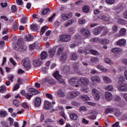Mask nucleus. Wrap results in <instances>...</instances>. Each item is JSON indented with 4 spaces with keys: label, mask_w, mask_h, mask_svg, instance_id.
<instances>
[{
    "label": "nucleus",
    "mask_w": 127,
    "mask_h": 127,
    "mask_svg": "<svg viewBox=\"0 0 127 127\" xmlns=\"http://www.w3.org/2000/svg\"><path fill=\"white\" fill-rule=\"evenodd\" d=\"M89 79L85 77H81L80 78L75 77L70 79L68 83L70 85L74 86L75 88H78L81 86V83L83 84L84 86H87L89 84Z\"/></svg>",
    "instance_id": "obj_1"
},
{
    "label": "nucleus",
    "mask_w": 127,
    "mask_h": 127,
    "mask_svg": "<svg viewBox=\"0 0 127 127\" xmlns=\"http://www.w3.org/2000/svg\"><path fill=\"white\" fill-rule=\"evenodd\" d=\"M14 50H20V51H25L27 49L26 46L24 45H21L20 40H19L16 44L13 47Z\"/></svg>",
    "instance_id": "obj_2"
},
{
    "label": "nucleus",
    "mask_w": 127,
    "mask_h": 127,
    "mask_svg": "<svg viewBox=\"0 0 127 127\" xmlns=\"http://www.w3.org/2000/svg\"><path fill=\"white\" fill-rule=\"evenodd\" d=\"M90 52L91 53V54H92V55H95L96 56H98V55H100V53H99L98 51H95L94 50H90V49H87L86 50H85V51H84L82 49H79L78 50L79 53H81V54L84 53L85 55L89 54Z\"/></svg>",
    "instance_id": "obj_3"
},
{
    "label": "nucleus",
    "mask_w": 127,
    "mask_h": 127,
    "mask_svg": "<svg viewBox=\"0 0 127 127\" xmlns=\"http://www.w3.org/2000/svg\"><path fill=\"white\" fill-rule=\"evenodd\" d=\"M74 41L75 44H72L70 45V48H75L77 45H80L82 43V39L80 36L76 35L74 38Z\"/></svg>",
    "instance_id": "obj_4"
},
{
    "label": "nucleus",
    "mask_w": 127,
    "mask_h": 127,
    "mask_svg": "<svg viewBox=\"0 0 127 127\" xmlns=\"http://www.w3.org/2000/svg\"><path fill=\"white\" fill-rule=\"evenodd\" d=\"M91 42H95L96 43H101V44H108L109 42H110V41L108 39H99L98 38H95L91 39L90 40Z\"/></svg>",
    "instance_id": "obj_5"
},
{
    "label": "nucleus",
    "mask_w": 127,
    "mask_h": 127,
    "mask_svg": "<svg viewBox=\"0 0 127 127\" xmlns=\"http://www.w3.org/2000/svg\"><path fill=\"white\" fill-rule=\"evenodd\" d=\"M21 65L26 69V70H29L31 68V64L30 61L28 59H24L21 62Z\"/></svg>",
    "instance_id": "obj_6"
},
{
    "label": "nucleus",
    "mask_w": 127,
    "mask_h": 127,
    "mask_svg": "<svg viewBox=\"0 0 127 127\" xmlns=\"http://www.w3.org/2000/svg\"><path fill=\"white\" fill-rule=\"evenodd\" d=\"M60 40L62 42H69L71 40V36L66 34H63L59 36Z\"/></svg>",
    "instance_id": "obj_7"
},
{
    "label": "nucleus",
    "mask_w": 127,
    "mask_h": 127,
    "mask_svg": "<svg viewBox=\"0 0 127 127\" xmlns=\"http://www.w3.org/2000/svg\"><path fill=\"white\" fill-rule=\"evenodd\" d=\"M53 76L55 79H56L58 82L61 84H64V79L62 78V76L59 74V71H56L53 74Z\"/></svg>",
    "instance_id": "obj_8"
},
{
    "label": "nucleus",
    "mask_w": 127,
    "mask_h": 127,
    "mask_svg": "<svg viewBox=\"0 0 127 127\" xmlns=\"http://www.w3.org/2000/svg\"><path fill=\"white\" fill-rule=\"evenodd\" d=\"M127 35V29L122 28L119 30V33L115 35V37L118 38L122 36H126Z\"/></svg>",
    "instance_id": "obj_9"
},
{
    "label": "nucleus",
    "mask_w": 127,
    "mask_h": 127,
    "mask_svg": "<svg viewBox=\"0 0 127 127\" xmlns=\"http://www.w3.org/2000/svg\"><path fill=\"white\" fill-rule=\"evenodd\" d=\"M73 15L72 13L70 12L68 14L66 13H62L61 15V20L62 21H66V20H68L69 18H71Z\"/></svg>",
    "instance_id": "obj_10"
},
{
    "label": "nucleus",
    "mask_w": 127,
    "mask_h": 127,
    "mask_svg": "<svg viewBox=\"0 0 127 127\" xmlns=\"http://www.w3.org/2000/svg\"><path fill=\"white\" fill-rule=\"evenodd\" d=\"M117 89L121 92H127V83H120L117 86Z\"/></svg>",
    "instance_id": "obj_11"
},
{
    "label": "nucleus",
    "mask_w": 127,
    "mask_h": 127,
    "mask_svg": "<svg viewBox=\"0 0 127 127\" xmlns=\"http://www.w3.org/2000/svg\"><path fill=\"white\" fill-rule=\"evenodd\" d=\"M79 95H80V92L78 91L69 92L67 95V98H68L69 100H71L74 99V98L77 97V96H79Z\"/></svg>",
    "instance_id": "obj_12"
},
{
    "label": "nucleus",
    "mask_w": 127,
    "mask_h": 127,
    "mask_svg": "<svg viewBox=\"0 0 127 127\" xmlns=\"http://www.w3.org/2000/svg\"><path fill=\"white\" fill-rule=\"evenodd\" d=\"M92 93L96 101H98V100H100V92L98 91V89L96 88L93 89L92 90Z\"/></svg>",
    "instance_id": "obj_13"
},
{
    "label": "nucleus",
    "mask_w": 127,
    "mask_h": 127,
    "mask_svg": "<svg viewBox=\"0 0 127 127\" xmlns=\"http://www.w3.org/2000/svg\"><path fill=\"white\" fill-rule=\"evenodd\" d=\"M46 82H48L49 84L51 85H54V84H56V81L51 77H46L45 78L43 79V83H46Z\"/></svg>",
    "instance_id": "obj_14"
},
{
    "label": "nucleus",
    "mask_w": 127,
    "mask_h": 127,
    "mask_svg": "<svg viewBox=\"0 0 127 127\" xmlns=\"http://www.w3.org/2000/svg\"><path fill=\"white\" fill-rule=\"evenodd\" d=\"M80 33L82 34V35H84L85 37H88V36H90L91 34L90 33V31L86 29L85 28H82L80 29Z\"/></svg>",
    "instance_id": "obj_15"
},
{
    "label": "nucleus",
    "mask_w": 127,
    "mask_h": 127,
    "mask_svg": "<svg viewBox=\"0 0 127 127\" xmlns=\"http://www.w3.org/2000/svg\"><path fill=\"white\" fill-rule=\"evenodd\" d=\"M116 44L119 46H125L127 44V40L125 39H121L116 42Z\"/></svg>",
    "instance_id": "obj_16"
},
{
    "label": "nucleus",
    "mask_w": 127,
    "mask_h": 127,
    "mask_svg": "<svg viewBox=\"0 0 127 127\" xmlns=\"http://www.w3.org/2000/svg\"><path fill=\"white\" fill-rule=\"evenodd\" d=\"M102 30H103V27H98L93 30V33L95 34V35H98V34L101 33V31H102Z\"/></svg>",
    "instance_id": "obj_17"
},
{
    "label": "nucleus",
    "mask_w": 127,
    "mask_h": 127,
    "mask_svg": "<svg viewBox=\"0 0 127 127\" xmlns=\"http://www.w3.org/2000/svg\"><path fill=\"white\" fill-rule=\"evenodd\" d=\"M105 99L107 101H111V100L113 99V94L110 92H106L105 93Z\"/></svg>",
    "instance_id": "obj_18"
},
{
    "label": "nucleus",
    "mask_w": 127,
    "mask_h": 127,
    "mask_svg": "<svg viewBox=\"0 0 127 127\" xmlns=\"http://www.w3.org/2000/svg\"><path fill=\"white\" fill-rule=\"evenodd\" d=\"M41 64H42V61L40 60V59L35 60L33 62V64L36 67H37V66H40Z\"/></svg>",
    "instance_id": "obj_19"
},
{
    "label": "nucleus",
    "mask_w": 127,
    "mask_h": 127,
    "mask_svg": "<svg viewBox=\"0 0 127 127\" xmlns=\"http://www.w3.org/2000/svg\"><path fill=\"white\" fill-rule=\"evenodd\" d=\"M51 107H52V106L50 102L47 100H45L44 106V109H45L46 110H50L51 109Z\"/></svg>",
    "instance_id": "obj_20"
},
{
    "label": "nucleus",
    "mask_w": 127,
    "mask_h": 127,
    "mask_svg": "<svg viewBox=\"0 0 127 127\" xmlns=\"http://www.w3.org/2000/svg\"><path fill=\"white\" fill-rule=\"evenodd\" d=\"M102 79L106 84H111V83H112V79L106 75H103L102 76Z\"/></svg>",
    "instance_id": "obj_21"
},
{
    "label": "nucleus",
    "mask_w": 127,
    "mask_h": 127,
    "mask_svg": "<svg viewBox=\"0 0 127 127\" xmlns=\"http://www.w3.org/2000/svg\"><path fill=\"white\" fill-rule=\"evenodd\" d=\"M91 80L92 82V83H100L101 82V78L98 76H92L91 77Z\"/></svg>",
    "instance_id": "obj_22"
},
{
    "label": "nucleus",
    "mask_w": 127,
    "mask_h": 127,
    "mask_svg": "<svg viewBox=\"0 0 127 127\" xmlns=\"http://www.w3.org/2000/svg\"><path fill=\"white\" fill-rule=\"evenodd\" d=\"M35 107H39L41 105V98L39 97H36L34 101Z\"/></svg>",
    "instance_id": "obj_23"
},
{
    "label": "nucleus",
    "mask_w": 127,
    "mask_h": 127,
    "mask_svg": "<svg viewBox=\"0 0 127 127\" xmlns=\"http://www.w3.org/2000/svg\"><path fill=\"white\" fill-rule=\"evenodd\" d=\"M59 56H60V60L62 62H64L67 59V54L66 53H63Z\"/></svg>",
    "instance_id": "obj_24"
},
{
    "label": "nucleus",
    "mask_w": 127,
    "mask_h": 127,
    "mask_svg": "<svg viewBox=\"0 0 127 127\" xmlns=\"http://www.w3.org/2000/svg\"><path fill=\"white\" fill-rule=\"evenodd\" d=\"M21 94L23 96H24L26 99H27L28 100H30V99H31V97H32V96H31V95H30L29 93H25V90H22L21 91Z\"/></svg>",
    "instance_id": "obj_25"
},
{
    "label": "nucleus",
    "mask_w": 127,
    "mask_h": 127,
    "mask_svg": "<svg viewBox=\"0 0 127 127\" xmlns=\"http://www.w3.org/2000/svg\"><path fill=\"white\" fill-rule=\"evenodd\" d=\"M48 56V53L46 51H43L41 53V60H44V59H46Z\"/></svg>",
    "instance_id": "obj_26"
},
{
    "label": "nucleus",
    "mask_w": 127,
    "mask_h": 127,
    "mask_svg": "<svg viewBox=\"0 0 127 127\" xmlns=\"http://www.w3.org/2000/svg\"><path fill=\"white\" fill-rule=\"evenodd\" d=\"M97 69H99V70H101V72H107L109 71V69L108 68H104V66L103 65L99 64L96 66Z\"/></svg>",
    "instance_id": "obj_27"
},
{
    "label": "nucleus",
    "mask_w": 127,
    "mask_h": 127,
    "mask_svg": "<svg viewBox=\"0 0 127 127\" xmlns=\"http://www.w3.org/2000/svg\"><path fill=\"white\" fill-rule=\"evenodd\" d=\"M29 93L32 95H36L38 94V91L35 88H30L29 89Z\"/></svg>",
    "instance_id": "obj_28"
},
{
    "label": "nucleus",
    "mask_w": 127,
    "mask_h": 127,
    "mask_svg": "<svg viewBox=\"0 0 127 127\" xmlns=\"http://www.w3.org/2000/svg\"><path fill=\"white\" fill-rule=\"evenodd\" d=\"M73 23H74V20L69 19L64 23V26L65 27H68V26H70V25L73 24Z\"/></svg>",
    "instance_id": "obj_29"
},
{
    "label": "nucleus",
    "mask_w": 127,
    "mask_h": 127,
    "mask_svg": "<svg viewBox=\"0 0 127 127\" xmlns=\"http://www.w3.org/2000/svg\"><path fill=\"white\" fill-rule=\"evenodd\" d=\"M70 58L72 61H75V60H77V59H78V56L76 54L71 53L70 54Z\"/></svg>",
    "instance_id": "obj_30"
},
{
    "label": "nucleus",
    "mask_w": 127,
    "mask_h": 127,
    "mask_svg": "<svg viewBox=\"0 0 127 127\" xmlns=\"http://www.w3.org/2000/svg\"><path fill=\"white\" fill-rule=\"evenodd\" d=\"M91 114V116H89L88 119L90 120H96L97 118V113L95 111H92Z\"/></svg>",
    "instance_id": "obj_31"
},
{
    "label": "nucleus",
    "mask_w": 127,
    "mask_h": 127,
    "mask_svg": "<svg viewBox=\"0 0 127 127\" xmlns=\"http://www.w3.org/2000/svg\"><path fill=\"white\" fill-rule=\"evenodd\" d=\"M100 19H102L103 20H105V21H109L110 20L111 18L110 17H107L104 15H100L99 16Z\"/></svg>",
    "instance_id": "obj_32"
},
{
    "label": "nucleus",
    "mask_w": 127,
    "mask_h": 127,
    "mask_svg": "<svg viewBox=\"0 0 127 127\" xmlns=\"http://www.w3.org/2000/svg\"><path fill=\"white\" fill-rule=\"evenodd\" d=\"M69 117L71 120H73L74 121H76V120H77L78 118V115L76 113L70 114Z\"/></svg>",
    "instance_id": "obj_33"
},
{
    "label": "nucleus",
    "mask_w": 127,
    "mask_h": 127,
    "mask_svg": "<svg viewBox=\"0 0 127 127\" xmlns=\"http://www.w3.org/2000/svg\"><path fill=\"white\" fill-rule=\"evenodd\" d=\"M57 95L61 98H64L65 93H64V92L62 91L61 90H59L57 92Z\"/></svg>",
    "instance_id": "obj_34"
},
{
    "label": "nucleus",
    "mask_w": 127,
    "mask_h": 127,
    "mask_svg": "<svg viewBox=\"0 0 127 127\" xmlns=\"http://www.w3.org/2000/svg\"><path fill=\"white\" fill-rule=\"evenodd\" d=\"M64 50V47H60L58 49V52H57L58 55H61L62 53H65V52H63Z\"/></svg>",
    "instance_id": "obj_35"
},
{
    "label": "nucleus",
    "mask_w": 127,
    "mask_h": 127,
    "mask_svg": "<svg viewBox=\"0 0 127 127\" xmlns=\"http://www.w3.org/2000/svg\"><path fill=\"white\" fill-rule=\"evenodd\" d=\"M112 52L113 53L117 54V53H119V52H122V50L120 48H115L112 49Z\"/></svg>",
    "instance_id": "obj_36"
},
{
    "label": "nucleus",
    "mask_w": 127,
    "mask_h": 127,
    "mask_svg": "<svg viewBox=\"0 0 127 127\" xmlns=\"http://www.w3.org/2000/svg\"><path fill=\"white\" fill-rule=\"evenodd\" d=\"M104 62L109 65H114V63L110 59L107 58L104 59Z\"/></svg>",
    "instance_id": "obj_37"
},
{
    "label": "nucleus",
    "mask_w": 127,
    "mask_h": 127,
    "mask_svg": "<svg viewBox=\"0 0 127 127\" xmlns=\"http://www.w3.org/2000/svg\"><path fill=\"white\" fill-rule=\"evenodd\" d=\"M126 80V79L125 78V77L123 75L121 76L119 78V81H118V84H123L124 83V82H125V80Z\"/></svg>",
    "instance_id": "obj_38"
},
{
    "label": "nucleus",
    "mask_w": 127,
    "mask_h": 127,
    "mask_svg": "<svg viewBox=\"0 0 127 127\" xmlns=\"http://www.w3.org/2000/svg\"><path fill=\"white\" fill-rule=\"evenodd\" d=\"M25 39L26 41H31L33 39V37L31 34H29L28 36H25Z\"/></svg>",
    "instance_id": "obj_39"
},
{
    "label": "nucleus",
    "mask_w": 127,
    "mask_h": 127,
    "mask_svg": "<svg viewBox=\"0 0 127 127\" xmlns=\"http://www.w3.org/2000/svg\"><path fill=\"white\" fill-rule=\"evenodd\" d=\"M55 52H56V50H55V49H51L49 51V54L51 57H53V56L55 55Z\"/></svg>",
    "instance_id": "obj_40"
},
{
    "label": "nucleus",
    "mask_w": 127,
    "mask_h": 127,
    "mask_svg": "<svg viewBox=\"0 0 127 127\" xmlns=\"http://www.w3.org/2000/svg\"><path fill=\"white\" fill-rule=\"evenodd\" d=\"M82 10L83 12L87 13L89 12V10H90V7H89V6H88L87 5H85L83 7Z\"/></svg>",
    "instance_id": "obj_41"
},
{
    "label": "nucleus",
    "mask_w": 127,
    "mask_h": 127,
    "mask_svg": "<svg viewBox=\"0 0 127 127\" xmlns=\"http://www.w3.org/2000/svg\"><path fill=\"white\" fill-rule=\"evenodd\" d=\"M80 98L82 101H89L90 100V97L87 95H81L80 96Z\"/></svg>",
    "instance_id": "obj_42"
},
{
    "label": "nucleus",
    "mask_w": 127,
    "mask_h": 127,
    "mask_svg": "<svg viewBox=\"0 0 127 127\" xmlns=\"http://www.w3.org/2000/svg\"><path fill=\"white\" fill-rule=\"evenodd\" d=\"M48 29V28L47 27V26H44L43 27L40 31V35H43V34L46 31V30Z\"/></svg>",
    "instance_id": "obj_43"
},
{
    "label": "nucleus",
    "mask_w": 127,
    "mask_h": 127,
    "mask_svg": "<svg viewBox=\"0 0 127 127\" xmlns=\"http://www.w3.org/2000/svg\"><path fill=\"white\" fill-rule=\"evenodd\" d=\"M123 6H124V4H119L117 6L113 7V9L114 10H117L118 9L122 8Z\"/></svg>",
    "instance_id": "obj_44"
},
{
    "label": "nucleus",
    "mask_w": 127,
    "mask_h": 127,
    "mask_svg": "<svg viewBox=\"0 0 127 127\" xmlns=\"http://www.w3.org/2000/svg\"><path fill=\"white\" fill-rule=\"evenodd\" d=\"M106 91H113L114 90V87L112 85H109L105 87Z\"/></svg>",
    "instance_id": "obj_45"
},
{
    "label": "nucleus",
    "mask_w": 127,
    "mask_h": 127,
    "mask_svg": "<svg viewBox=\"0 0 127 127\" xmlns=\"http://www.w3.org/2000/svg\"><path fill=\"white\" fill-rule=\"evenodd\" d=\"M79 111L80 113H83L84 112H87L88 111V109L85 106H81L79 108Z\"/></svg>",
    "instance_id": "obj_46"
},
{
    "label": "nucleus",
    "mask_w": 127,
    "mask_h": 127,
    "mask_svg": "<svg viewBox=\"0 0 127 127\" xmlns=\"http://www.w3.org/2000/svg\"><path fill=\"white\" fill-rule=\"evenodd\" d=\"M50 10V9L49 8H47L45 9H44L43 11H42V15H45V14H47L48 13V11Z\"/></svg>",
    "instance_id": "obj_47"
},
{
    "label": "nucleus",
    "mask_w": 127,
    "mask_h": 127,
    "mask_svg": "<svg viewBox=\"0 0 127 127\" xmlns=\"http://www.w3.org/2000/svg\"><path fill=\"white\" fill-rule=\"evenodd\" d=\"M115 116L117 117H121V116H122V112H121L119 110H116Z\"/></svg>",
    "instance_id": "obj_48"
},
{
    "label": "nucleus",
    "mask_w": 127,
    "mask_h": 127,
    "mask_svg": "<svg viewBox=\"0 0 127 127\" xmlns=\"http://www.w3.org/2000/svg\"><path fill=\"white\" fill-rule=\"evenodd\" d=\"M98 61L99 58L96 57L92 58L90 60V62H91V63H96V62H98Z\"/></svg>",
    "instance_id": "obj_49"
},
{
    "label": "nucleus",
    "mask_w": 127,
    "mask_h": 127,
    "mask_svg": "<svg viewBox=\"0 0 127 127\" xmlns=\"http://www.w3.org/2000/svg\"><path fill=\"white\" fill-rule=\"evenodd\" d=\"M73 70L75 72V73H79V65H78V64H76L73 66Z\"/></svg>",
    "instance_id": "obj_50"
},
{
    "label": "nucleus",
    "mask_w": 127,
    "mask_h": 127,
    "mask_svg": "<svg viewBox=\"0 0 127 127\" xmlns=\"http://www.w3.org/2000/svg\"><path fill=\"white\" fill-rule=\"evenodd\" d=\"M116 19L117 22H119V23H124V22H125V20H124L123 19L121 18V17H116Z\"/></svg>",
    "instance_id": "obj_51"
},
{
    "label": "nucleus",
    "mask_w": 127,
    "mask_h": 127,
    "mask_svg": "<svg viewBox=\"0 0 127 127\" xmlns=\"http://www.w3.org/2000/svg\"><path fill=\"white\" fill-rule=\"evenodd\" d=\"M7 115L6 112L5 111H0V118H4Z\"/></svg>",
    "instance_id": "obj_52"
},
{
    "label": "nucleus",
    "mask_w": 127,
    "mask_h": 127,
    "mask_svg": "<svg viewBox=\"0 0 127 127\" xmlns=\"http://www.w3.org/2000/svg\"><path fill=\"white\" fill-rule=\"evenodd\" d=\"M105 2H106V3H107V4H114V3H115V0H106Z\"/></svg>",
    "instance_id": "obj_53"
},
{
    "label": "nucleus",
    "mask_w": 127,
    "mask_h": 127,
    "mask_svg": "<svg viewBox=\"0 0 127 127\" xmlns=\"http://www.w3.org/2000/svg\"><path fill=\"white\" fill-rule=\"evenodd\" d=\"M118 30H119V29H118V26L116 25L113 26L112 27L113 33H116V32H118Z\"/></svg>",
    "instance_id": "obj_54"
},
{
    "label": "nucleus",
    "mask_w": 127,
    "mask_h": 127,
    "mask_svg": "<svg viewBox=\"0 0 127 127\" xmlns=\"http://www.w3.org/2000/svg\"><path fill=\"white\" fill-rule=\"evenodd\" d=\"M23 82H24V80L21 78H18L17 80V83L19 84V85H21L23 84Z\"/></svg>",
    "instance_id": "obj_55"
},
{
    "label": "nucleus",
    "mask_w": 127,
    "mask_h": 127,
    "mask_svg": "<svg viewBox=\"0 0 127 127\" xmlns=\"http://www.w3.org/2000/svg\"><path fill=\"white\" fill-rule=\"evenodd\" d=\"M13 103L16 107H19V105L20 104L19 101H18L17 100H14Z\"/></svg>",
    "instance_id": "obj_56"
},
{
    "label": "nucleus",
    "mask_w": 127,
    "mask_h": 127,
    "mask_svg": "<svg viewBox=\"0 0 127 127\" xmlns=\"http://www.w3.org/2000/svg\"><path fill=\"white\" fill-rule=\"evenodd\" d=\"M6 90V87H5V86L3 85L0 87V93H3V92H4V91H5Z\"/></svg>",
    "instance_id": "obj_57"
},
{
    "label": "nucleus",
    "mask_w": 127,
    "mask_h": 127,
    "mask_svg": "<svg viewBox=\"0 0 127 127\" xmlns=\"http://www.w3.org/2000/svg\"><path fill=\"white\" fill-rule=\"evenodd\" d=\"M8 80L10 82H13V78H14V76L12 74H10L8 76Z\"/></svg>",
    "instance_id": "obj_58"
},
{
    "label": "nucleus",
    "mask_w": 127,
    "mask_h": 127,
    "mask_svg": "<svg viewBox=\"0 0 127 127\" xmlns=\"http://www.w3.org/2000/svg\"><path fill=\"white\" fill-rule=\"evenodd\" d=\"M60 116L63 117V118H64V120H67V117L65 116V113H64V111H61L60 112Z\"/></svg>",
    "instance_id": "obj_59"
},
{
    "label": "nucleus",
    "mask_w": 127,
    "mask_h": 127,
    "mask_svg": "<svg viewBox=\"0 0 127 127\" xmlns=\"http://www.w3.org/2000/svg\"><path fill=\"white\" fill-rule=\"evenodd\" d=\"M50 123H53L52 119H48L45 121V125H48V124H50Z\"/></svg>",
    "instance_id": "obj_60"
},
{
    "label": "nucleus",
    "mask_w": 127,
    "mask_h": 127,
    "mask_svg": "<svg viewBox=\"0 0 127 127\" xmlns=\"http://www.w3.org/2000/svg\"><path fill=\"white\" fill-rule=\"evenodd\" d=\"M114 112V109L108 108L106 110L105 113L106 114H110L111 113H113Z\"/></svg>",
    "instance_id": "obj_61"
},
{
    "label": "nucleus",
    "mask_w": 127,
    "mask_h": 127,
    "mask_svg": "<svg viewBox=\"0 0 127 127\" xmlns=\"http://www.w3.org/2000/svg\"><path fill=\"white\" fill-rule=\"evenodd\" d=\"M82 124H84V125H89V121L87 120L85 118L82 119Z\"/></svg>",
    "instance_id": "obj_62"
},
{
    "label": "nucleus",
    "mask_w": 127,
    "mask_h": 127,
    "mask_svg": "<svg viewBox=\"0 0 127 127\" xmlns=\"http://www.w3.org/2000/svg\"><path fill=\"white\" fill-rule=\"evenodd\" d=\"M18 89H19V84H16L14 86V88L12 89V91L14 92V91H16Z\"/></svg>",
    "instance_id": "obj_63"
},
{
    "label": "nucleus",
    "mask_w": 127,
    "mask_h": 127,
    "mask_svg": "<svg viewBox=\"0 0 127 127\" xmlns=\"http://www.w3.org/2000/svg\"><path fill=\"white\" fill-rule=\"evenodd\" d=\"M81 91L83 93H88V92H89V88H81Z\"/></svg>",
    "instance_id": "obj_64"
}]
</instances>
